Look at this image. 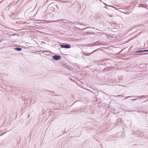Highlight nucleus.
I'll return each mask as SVG.
<instances>
[{
  "instance_id": "6",
  "label": "nucleus",
  "mask_w": 148,
  "mask_h": 148,
  "mask_svg": "<svg viewBox=\"0 0 148 148\" xmlns=\"http://www.w3.org/2000/svg\"><path fill=\"white\" fill-rule=\"evenodd\" d=\"M109 16L110 17H112V16H111L110 15H109Z\"/></svg>"
},
{
  "instance_id": "4",
  "label": "nucleus",
  "mask_w": 148,
  "mask_h": 148,
  "mask_svg": "<svg viewBox=\"0 0 148 148\" xmlns=\"http://www.w3.org/2000/svg\"><path fill=\"white\" fill-rule=\"evenodd\" d=\"M15 50H17L18 51H20L22 49L21 48H19V47H17L15 48L14 49Z\"/></svg>"
},
{
  "instance_id": "9",
  "label": "nucleus",
  "mask_w": 148,
  "mask_h": 148,
  "mask_svg": "<svg viewBox=\"0 0 148 148\" xmlns=\"http://www.w3.org/2000/svg\"><path fill=\"white\" fill-rule=\"evenodd\" d=\"M52 21L53 22V21Z\"/></svg>"
},
{
  "instance_id": "10",
  "label": "nucleus",
  "mask_w": 148,
  "mask_h": 148,
  "mask_svg": "<svg viewBox=\"0 0 148 148\" xmlns=\"http://www.w3.org/2000/svg\"><path fill=\"white\" fill-rule=\"evenodd\" d=\"M134 97H135V98L136 97V96H134Z\"/></svg>"
},
{
  "instance_id": "1",
  "label": "nucleus",
  "mask_w": 148,
  "mask_h": 148,
  "mask_svg": "<svg viewBox=\"0 0 148 148\" xmlns=\"http://www.w3.org/2000/svg\"><path fill=\"white\" fill-rule=\"evenodd\" d=\"M52 59L55 60H58L61 58V57L59 56L55 55L52 57Z\"/></svg>"
},
{
  "instance_id": "5",
  "label": "nucleus",
  "mask_w": 148,
  "mask_h": 148,
  "mask_svg": "<svg viewBox=\"0 0 148 148\" xmlns=\"http://www.w3.org/2000/svg\"><path fill=\"white\" fill-rule=\"evenodd\" d=\"M131 97L130 96H128V97H126V99H127L130 97Z\"/></svg>"
},
{
  "instance_id": "3",
  "label": "nucleus",
  "mask_w": 148,
  "mask_h": 148,
  "mask_svg": "<svg viewBox=\"0 0 148 148\" xmlns=\"http://www.w3.org/2000/svg\"><path fill=\"white\" fill-rule=\"evenodd\" d=\"M148 51V50H138L136 52V53H140Z\"/></svg>"
},
{
  "instance_id": "7",
  "label": "nucleus",
  "mask_w": 148,
  "mask_h": 148,
  "mask_svg": "<svg viewBox=\"0 0 148 148\" xmlns=\"http://www.w3.org/2000/svg\"><path fill=\"white\" fill-rule=\"evenodd\" d=\"M118 97H120V96H121V95H118L117 96Z\"/></svg>"
},
{
  "instance_id": "8",
  "label": "nucleus",
  "mask_w": 148,
  "mask_h": 148,
  "mask_svg": "<svg viewBox=\"0 0 148 148\" xmlns=\"http://www.w3.org/2000/svg\"><path fill=\"white\" fill-rule=\"evenodd\" d=\"M29 116H30V114H29L28 116V117H29Z\"/></svg>"
},
{
  "instance_id": "2",
  "label": "nucleus",
  "mask_w": 148,
  "mask_h": 148,
  "mask_svg": "<svg viewBox=\"0 0 148 148\" xmlns=\"http://www.w3.org/2000/svg\"><path fill=\"white\" fill-rule=\"evenodd\" d=\"M61 47L65 48H71L70 46L69 45H61Z\"/></svg>"
}]
</instances>
